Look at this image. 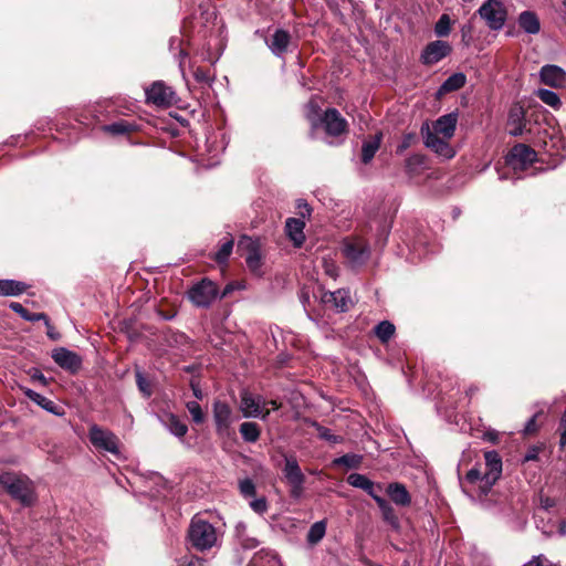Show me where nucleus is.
<instances>
[{
    "label": "nucleus",
    "mask_w": 566,
    "mask_h": 566,
    "mask_svg": "<svg viewBox=\"0 0 566 566\" xmlns=\"http://www.w3.org/2000/svg\"><path fill=\"white\" fill-rule=\"evenodd\" d=\"M283 474L291 486L290 494L293 499L298 500L304 492L305 475L303 474L298 462L293 455L284 457Z\"/></svg>",
    "instance_id": "39448f33"
},
{
    "label": "nucleus",
    "mask_w": 566,
    "mask_h": 566,
    "mask_svg": "<svg viewBox=\"0 0 566 566\" xmlns=\"http://www.w3.org/2000/svg\"><path fill=\"white\" fill-rule=\"evenodd\" d=\"M240 433L244 441L255 442L260 438L261 430L255 422H243L240 426Z\"/></svg>",
    "instance_id": "473e14b6"
},
{
    "label": "nucleus",
    "mask_w": 566,
    "mask_h": 566,
    "mask_svg": "<svg viewBox=\"0 0 566 566\" xmlns=\"http://www.w3.org/2000/svg\"><path fill=\"white\" fill-rule=\"evenodd\" d=\"M387 494L390 500L399 506H408L411 503V496L406 489V486L401 483L394 482L389 483L387 489Z\"/></svg>",
    "instance_id": "b1692460"
},
{
    "label": "nucleus",
    "mask_w": 566,
    "mask_h": 566,
    "mask_svg": "<svg viewBox=\"0 0 566 566\" xmlns=\"http://www.w3.org/2000/svg\"><path fill=\"white\" fill-rule=\"evenodd\" d=\"M537 457H538V449L532 448L524 455V462L535 461V460H537Z\"/></svg>",
    "instance_id": "13d9d810"
},
{
    "label": "nucleus",
    "mask_w": 566,
    "mask_h": 566,
    "mask_svg": "<svg viewBox=\"0 0 566 566\" xmlns=\"http://www.w3.org/2000/svg\"><path fill=\"white\" fill-rule=\"evenodd\" d=\"M381 142V134H376L373 139L366 140L361 147V160L364 164H368L379 149Z\"/></svg>",
    "instance_id": "c85d7f7f"
},
{
    "label": "nucleus",
    "mask_w": 566,
    "mask_h": 566,
    "mask_svg": "<svg viewBox=\"0 0 566 566\" xmlns=\"http://www.w3.org/2000/svg\"><path fill=\"white\" fill-rule=\"evenodd\" d=\"M189 301L197 307H209L219 296L217 285L207 279L192 285L187 292Z\"/></svg>",
    "instance_id": "20e7f679"
},
{
    "label": "nucleus",
    "mask_w": 566,
    "mask_h": 566,
    "mask_svg": "<svg viewBox=\"0 0 566 566\" xmlns=\"http://www.w3.org/2000/svg\"><path fill=\"white\" fill-rule=\"evenodd\" d=\"M146 101L158 107H169L177 102V96L170 86H167L161 81H157L146 90Z\"/></svg>",
    "instance_id": "6e6552de"
},
{
    "label": "nucleus",
    "mask_w": 566,
    "mask_h": 566,
    "mask_svg": "<svg viewBox=\"0 0 566 566\" xmlns=\"http://www.w3.org/2000/svg\"><path fill=\"white\" fill-rule=\"evenodd\" d=\"M426 158L422 155H412L406 160V171L409 176H415L423 169Z\"/></svg>",
    "instance_id": "c9c22d12"
},
{
    "label": "nucleus",
    "mask_w": 566,
    "mask_h": 566,
    "mask_svg": "<svg viewBox=\"0 0 566 566\" xmlns=\"http://www.w3.org/2000/svg\"><path fill=\"white\" fill-rule=\"evenodd\" d=\"M188 538L196 549L203 552L212 548L217 544L218 533L211 523L196 515L191 520Z\"/></svg>",
    "instance_id": "f03ea898"
},
{
    "label": "nucleus",
    "mask_w": 566,
    "mask_h": 566,
    "mask_svg": "<svg viewBox=\"0 0 566 566\" xmlns=\"http://www.w3.org/2000/svg\"><path fill=\"white\" fill-rule=\"evenodd\" d=\"M536 96L546 105L553 107L554 109H558L562 106V102L559 96L547 88H539L536 91Z\"/></svg>",
    "instance_id": "72a5a7b5"
},
{
    "label": "nucleus",
    "mask_w": 566,
    "mask_h": 566,
    "mask_svg": "<svg viewBox=\"0 0 566 566\" xmlns=\"http://www.w3.org/2000/svg\"><path fill=\"white\" fill-rule=\"evenodd\" d=\"M31 378L33 380H36V381L41 382L42 385H46L48 384L45 376L41 371H39L36 369L33 371V374H31Z\"/></svg>",
    "instance_id": "052dcab7"
},
{
    "label": "nucleus",
    "mask_w": 566,
    "mask_h": 566,
    "mask_svg": "<svg viewBox=\"0 0 566 566\" xmlns=\"http://www.w3.org/2000/svg\"><path fill=\"white\" fill-rule=\"evenodd\" d=\"M186 408L189 411L195 423L200 424L205 421V413L197 401H188L186 403Z\"/></svg>",
    "instance_id": "ea45409f"
},
{
    "label": "nucleus",
    "mask_w": 566,
    "mask_h": 566,
    "mask_svg": "<svg viewBox=\"0 0 566 566\" xmlns=\"http://www.w3.org/2000/svg\"><path fill=\"white\" fill-rule=\"evenodd\" d=\"M539 77L545 85L556 88L566 87V72L560 66L553 64L542 66Z\"/></svg>",
    "instance_id": "a211bd4d"
},
{
    "label": "nucleus",
    "mask_w": 566,
    "mask_h": 566,
    "mask_svg": "<svg viewBox=\"0 0 566 566\" xmlns=\"http://www.w3.org/2000/svg\"><path fill=\"white\" fill-rule=\"evenodd\" d=\"M271 406L273 410H277L280 408V403L276 400H265V407Z\"/></svg>",
    "instance_id": "0e129e2a"
},
{
    "label": "nucleus",
    "mask_w": 566,
    "mask_h": 566,
    "mask_svg": "<svg viewBox=\"0 0 566 566\" xmlns=\"http://www.w3.org/2000/svg\"><path fill=\"white\" fill-rule=\"evenodd\" d=\"M88 439L96 449L115 455L119 454V440L112 431L97 424H92L88 430Z\"/></svg>",
    "instance_id": "423d86ee"
},
{
    "label": "nucleus",
    "mask_w": 566,
    "mask_h": 566,
    "mask_svg": "<svg viewBox=\"0 0 566 566\" xmlns=\"http://www.w3.org/2000/svg\"><path fill=\"white\" fill-rule=\"evenodd\" d=\"M297 207L301 210L300 213H301L302 218L310 217L311 208L305 201H300Z\"/></svg>",
    "instance_id": "bf43d9fd"
},
{
    "label": "nucleus",
    "mask_w": 566,
    "mask_h": 566,
    "mask_svg": "<svg viewBox=\"0 0 566 566\" xmlns=\"http://www.w3.org/2000/svg\"><path fill=\"white\" fill-rule=\"evenodd\" d=\"M364 491L373 497V500L377 503V499H384L382 496H380L378 494V491H381V485H376L371 480H370V488L368 489H364Z\"/></svg>",
    "instance_id": "8fccbe9b"
},
{
    "label": "nucleus",
    "mask_w": 566,
    "mask_h": 566,
    "mask_svg": "<svg viewBox=\"0 0 566 566\" xmlns=\"http://www.w3.org/2000/svg\"><path fill=\"white\" fill-rule=\"evenodd\" d=\"M27 289L23 282L15 280H0V295L17 296L22 294Z\"/></svg>",
    "instance_id": "cd10ccee"
},
{
    "label": "nucleus",
    "mask_w": 566,
    "mask_h": 566,
    "mask_svg": "<svg viewBox=\"0 0 566 566\" xmlns=\"http://www.w3.org/2000/svg\"><path fill=\"white\" fill-rule=\"evenodd\" d=\"M241 544L245 548H254L258 546V541L255 538L251 537V538L241 539Z\"/></svg>",
    "instance_id": "680f3d73"
},
{
    "label": "nucleus",
    "mask_w": 566,
    "mask_h": 566,
    "mask_svg": "<svg viewBox=\"0 0 566 566\" xmlns=\"http://www.w3.org/2000/svg\"><path fill=\"white\" fill-rule=\"evenodd\" d=\"M134 126L125 120H119L109 125L103 126V130L113 135H125L130 133Z\"/></svg>",
    "instance_id": "e433bc0d"
},
{
    "label": "nucleus",
    "mask_w": 566,
    "mask_h": 566,
    "mask_svg": "<svg viewBox=\"0 0 566 566\" xmlns=\"http://www.w3.org/2000/svg\"><path fill=\"white\" fill-rule=\"evenodd\" d=\"M161 423L165 428L177 438H182L188 431V427L176 415L166 413L160 417Z\"/></svg>",
    "instance_id": "393cba45"
},
{
    "label": "nucleus",
    "mask_w": 566,
    "mask_h": 566,
    "mask_svg": "<svg viewBox=\"0 0 566 566\" xmlns=\"http://www.w3.org/2000/svg\"><path fill=\"white\" fill-rule=\"evenodd\" d=\"M518 25L528 34H537L541 30L539 19L532 11H523L518 15Z\"/></svg>",
    "instance_id": "a878e982"
},
{
    "label": "nucleus",
    "mask_w": 566,
    "mask_h": 566,
    "mask_svg": "<svg viewBox=\"0 0 566 566\" xmlns=\"http://www.w3.org/2000/svg\"><path fill=\"white\" fill-rule=\"evenodd\" d=\"M458 116L450 113L439 117L433 124V132L437 135L441 134L446 139H450L454 135L457 127Z\"/></svg>",
    "instance_id": "4be33fe9"
},
{
    "label": "nucleus",
    "mask_w": 566,
    "mask_h": 566,
    "mask_svg": "<svg viewBox=\"0 0 566 566\" xmlns=\"http://www.w3.org/2000/svg\"><path fill=\"white\" fill-rule=\"evenodd\" d=\"M478 13L492 31H500L504 27L507 18V11L500 0L484 1L479 8Z\"/></svg>",
    "instance_id": "7ed1b4c3"
},
{
    "label": "nucleus",
    "mask_w": 566,
    "mask_h": 566,
    "mask_svg": "<svg viewBox=\"0 0 566 566\" xmlns=\"http://www.w3.org/2000/svg\"><path fill=\"white\" fill-rule=\"evenodd\" d=\"M536 151L524 144L515 145L506 157L507 164L514 170H524L536 160Z\"/></svg>",
    "instance_id": "9d476101"
},
{
    "label": "nucleus",
    "mask_w": 566,
    "mask_h": 566,
    "mask_svg": "<svg viewBox=\"0 0 566 566\" xmlns=\"http://www.w3.org/2000/svg\"><path fill=\"white\" fill-rule=\"evenodd\" d=\"M0 484L12 499L19 501L23 506H30L36 500L32 481L23 474L3 472L0 474Z\"/></svg>",
    "instance_id": "f257e3e1"
},
{
    "label": "nucleus",
    "mask_w": 566,
    "mask_h": 566,
    "mask_svg": "<svg viewBox=\"0 0 566 566\" xmlns=\"http://www.w3.org/2000/svg\"><path fill=\"white\" fill-rule=\"evenodd\" d=\"M343 253L352 264L360 265L369 258L370 251L363 240L356 239L344 243Z\"/></svg>",
    "instance_id": "ddd939ff"
},
{
    "label": "nucleus",
    "mask_w": 566,
    "mask_h": 566,
    "mask_svg": "<svg viewBox=\"0 0 566 566\" xmlns=\"http://www.w3.org/2000/svg\"><path fill=\"white\" fill-rule=\"evenodd\" d=\"M249 505L258 514H263L268 511V501L264 496L253 499Z\"/></svg>",
    "instance_id": "a18cd8bd"
},
{
    "label": "nucleus",
    "mask_w": 566,
    "mask_h": 566,
    "mask_svg": "<svg viewBox=\"0 0 566 566\" xmlns=\"http://www.w3.org/2000/svg\"><path fill=\"white\" fill-rule=\"evenodd\" d=\"M361 461V457L360 455H356V454H345L343 457H339L337 459L334 460V464L336 465H345V467H348V468H356L358 467V464L360 463Z\"/></svg>",
    "instance_id": "c03bdc74"
},
{
    "label": "nucleus",
    "mask_w": 566,
    "mask_h": 566,
    "mask_svg": "<svg viewBox=\"0 0 566 566\" xmlns=\"http://www.w3.org/2000/svg\"><path fill=\"white\" fill-rule=\"evenodd\" d=\"M559 431H560V448L566 446V410L563 412L559 420Z\"/></svg>",
    "instance_id": "de8ad7c7"
},
{
    "label": "nucleus",
    "mask_w": 566,
    "mask_h": 566,
    "mask_svg": "<svg viewBox=\"0 0 566 566\" xmlns=\"http://www.w3.org/2000/svg\"><path fill=\"white\" fill-rule=\"evenodd\" d=\"M465 80L467 78L463 73H454L443 82L441 90L444 92L457 91L464 86Z\"/></svg>",
    "instance_id": "f704fd0d"
},
{
    "label": "nucleus",
    "mask_w": 566,
    "mask_h": 566,
    "mask_svg": "<svg viewBox=\"0 0 566 566\" xmlns=\"http://www.w3.org/2000/svg\"><path fill=\"white\" fill-rule=\"evenodd\" d=\"M23 392L30 400L35 402L38 406L42 407L44 410L54 415L59 413L56 410L57 406L55 405L54 401L50 400L49 398L29 388L23 389Z\"/></svg>",
    "instance_id": "bb28decb"
},
{
    "label": "nucleus",
    "mask_w": 566,
    "mask_h": 566,
    "mask_svg": "<svg viewBox=\"0 0 566 566\" xmlns=\"http://www.w3.org/2000/svg\"><path fill=\"white\" fill-rule=\"evenodd\" d=\"M377 505L386 521L391 523L396 521L395 511L386 499H377Z\"/></svg>",
    "instance_id": "79ce46f5"
},
{
    "label": "nucleus",
    "mask_w": 566,
    "mask_h": 566,
    "mask_svg": "<svg viewBox=\"0 0 566 566\" xmlns=\"http://www.w3.org/2000/svg\"><path fill=\"white\" fill-rule=\"evenodd\" d=\"M235 289H237V285L234 283L227 284L226 287L223 289L222 293L220 294V297L223 298V297L228 296Z\"/></svg>",
    "instance_id": "e2e57ef3"
},
{
    "label": "nucleus",
    "mask_w": 566,
    "mask_h": 566,
    "mask_svg": "<svg viewBox=\"0 0 566 566\" xmlns=\"http://www.w3.org/2000/svg\"><path fill=\"white\" fill-rule=\"evenodd\" d=\"M395 331V325L389 321H381L374 328L375 335L381 343H387L394 336Z\"/></svg>",
    "instance_id": "2f4dec72"
},
{
    "label": "nucleus",
    "mask_w": 566,
    "mask_h": 566,
    "mask_svg": "<svg viewBox=\"0 0 566 566\" xmlns=\"http://www.w3.org/2000/svg\"><path fill=\"white\" fill-rule=\"evenodd\" d=\"M536 417L537 415H534L525 424L524 427V433L525 434H532L534 432H536L537 430V427H536Z\"/></svg>",
    "instance_id": "603ef678"
},
{
    "label": "nucleus",
    "mask_w": 566,
    "mask_h": 566,
    "mask_svg": "<svg viewBox=\"0 0 566 566\" xmlns=\"http://www.w3.org/2000/svg\"><path fill=\"white\" fill-rule=\"evenodd\" d=\"M46 327H48V336H49L50 338H52V339H56V338H57V334L53 333V331H52V326H51V324H50V323H49V326H46Z\"/></svg>",
    "instance_id": "338daca9"
},
{
    "label": "nucleus",
    "mask_w": 566,
    "mask_h": 566,
    "mask_svg": "<svg viewBox=\"0 0 566 566\" xmlns=\"http://www.w3.org/2000/svg\"><path fill=\"white\" fill-rule=\"evenodd\" d=\"M269 50L277 57H282L291 44V35L283 29H276L270 38L265 40Z\"/></svg>",
    "instance_id": "6ab92c4d"
},
{
    "label": "nucleus",
    "mask_w": 566,
    "mask_h": 566,
    "mask_svg": "<svg viewBox=\"0 0 566 566\" xmlns=\"http://www.w3.org/2000/svg\"><path fill=\"white\" fill-rule=\"evenodd\" d=\"M423 138L424 145L444 159H451L455 156V150L448 140L440 138L436 133L430 132L429 128H427Z\"/></svg>",
    "instance_id": "f3484780"
},
{
    "label": "nucleus",
    "mask_w": 566,
    "mask_h": 566,
    "mask_svg": "<svg viewBox=\"0 0 566 566\" xmlns=\"http://www.w3.org/2000/svg\"><path fill=\"white\" fill-rule=\"evenodd\" d=\"M321 300L324 304H329L337 312H347L352 305L349 292L344 289L334 292H324Z\"/></svg>",
    "instance_id": "412c9836"
},
{
    "label": "nucleus",
    "mask_w": 566,
    "mask_h": 566,
    "mask_svg": "<svg viewBox=\"0 0 566 566\" xmlns=\"http://www.w3.org/2000/svg\"><path fill=\"white\" fill-rule=\"evenodd\" d=\"M451 45L442 40L430 42L421 54V61L427 65H432L444 59L451 53Z\"/></svg>",
    "instance_id": "dca6fc26"
},
{
    "label": "nucleus",
    "mask_w": 566,
    "mask_h": 566,
    "mask_svg": "<svg viewBox=\"0 0 566 566\" xmlns=\"http://www.w3.org/2000/svg\"><path fill=\"white\" fill-rule=\"evenodd\" d=\"M559 533L560 535H566V521H563L559 526Z\"/></svg>",
    "instance_id": "774afa93"
},
{
    "label": "nucleus",
    "mask_w": 566,
    "mask_h": 566,
    "mask_svg": "<svg viewBox=\"0 0 566 566\" xmlns=\"http://www.w3.org/2000/svg\"><path fill=\"white\" fill-rule=\"evenodd\" d=\"M265 408V399L261 396H255L248 390H242L240 394V410L245 418H261L265 420L270 410Z\"/></svg>",
    "instance_id": "0eeeda50"
},
{
    "label": "nucleus",
    "mask_w": 566,
    "mask_h": 566,
    "mask_svg": "<svg viewBox=\"0 0 566 566\" xmlns=\"http://www.w3.org/2000/svg\"><path fill=\"white\" fill-rule=\"evenodd\" d=\"M317 431H318V436H319L322 439L327 440V441H331V442H338L337 437H335L334 434H332V432H331V430H329V429L318 426V427H317Z\"/></svg>",
    "instance_id": "09e8293b"
},
{
    "label": "nucleus",
    "mask_w": 566,
    "mask_h": 566,
    "mask_svg": "<svg viewBox=\"0 0 566 566\" xmlns=\"http://www.w3.org/2000/svg\"><path fill=\"white\" fill-rule=\"evenodd\" d=\"M52 358L55 364H57L61 368L75 374L80 370L82 366V358L76 353L60 347L53 350Z\"/></svg>",
    "instance_id": "2eb2a0df"
},
{
    "label": "nucleus",
    "mask_w": 566,
    "mask_h": 566,
    "mask_svg": "<svg viewBox=\"0 0 566 566\" xmlns=\"http://www.w3.org/2000/svg\"><path fill=\"white\" fill-rule=\"evenodd\" d=\"M137 385L143 392H146L148 396L150 395V391L147 389L148 382L140 373H137Z\"/></svg>",
    "instance_id": "5fc2aeb1"
},
{
    "label": "nucleus",
    "mask_w": 566,
    "mask_h": 566,
    "mask_svg": "<svg viewBox=\"0 0 566 566\" xmlns=\"http://www.w3.org/2000/svg\"><path fill=\"white\" fill-rule=\"evenodd\" d=\"M212 411L218 434H228L233 422L232 409L227 402L217 400L213 402Z\"/></svg>",
    "instance_id": "f8f14e48"
},
{
    "label": "nucleus",
    "mask_w": 566,
    "mask_h": 566,
    "mask_svg": "<svg viewBox=\"0 0 566 566\" xmlns=\"http://www.w3.org/2000/svg\"><path fill=\"white\" fill-rule=\"evenodd\" d=\"M347 482L349 485L357 488V489H368L370 488V480L360 473H352L347 478Z\"/></svg>",
    "instance_id": "a19ab883"
},
{
    "label": "nucleus",
    "mask_w": 566,
    "mask_h": 566,
    "mask_svg": "<svg viewBox=\"0 0 566 566\" xmlns=\"http://www.w3.org/2000/svg\"><path fill=\"white\" fill-rule=\"evenodd\" d=\"M232 249H233V240L230 239V240L226 241L220 247V249L217 251L216 256H214L216 261L218 263H224L228 260V258L230 256Z\"/></svg>",
    "instance_id": "37998d69"
},
{
    "label": "nucleus",
    "mask_w": 566,
    "mask_h": 566,
    "mask_svg": "<svg viewBox=\"0 0 566 566\" xmlns=\"http://www.w3.org/2000/svg\"><path fill=\"white\" fill-rule=\"evenodd\" d=\"M193 75H195V78L198 82H208L210 80V76L205 71H202L201 69H197L193 72Z\"/></svg>",
    "instance_id": "4d7b16f0"
},
{
    "label": "nucleus",
    "mask_w": 566,
    "mask_h": 566,
    "mask_svg": "<svg viewBox=\"0 0 566 566\" xmlns=\"http://www.w3.org/2000/svg\"><path fill=\"white\" fill-rule=\"evenodd\" d=\"M10 308L18 313L22 318L29 322L44 321L45 325L49 326V318L44 313H30L22 304L12 302Z\"/></svg>",
    "instance_id": "c756f323"
},
{
    "label": "nucleus",
    "mask_w": 566,
    "mask_h": 566,
    "mask_svg": "<svg viewBox=\"0 0 566 566\" xmlns=\"http://www.w3.org/2000/svg\"><path fill=\"white\" fill-rule=\"evenodd\" d=\"M326 532V524L324 521H319L314 523L307 534V541L310 543H317L319 542Z\"/></svg>",
    "instance_id": "58836bf2"
},
{
    "label": "nucleus",
    "mask_w": 566,
    "mask_h": 566,
    "mask_svg": "<svg viewBox=\"0 0 566 566\" xmlns=\"http://www.w3.org/2000/svg\"><path fill=\"white\" fill-rule=\"evenodd\" d=\"M509 134L512 136H521L526 130L525 111L522 105L514 104L510 108L507 117Z\"/></svg>",
    "instance_id": "aec40b11"
},
{
    "label": "nucleus",
    "mask_w": 566,
    "mask_h": 566,
    "mask_svg": "<svg viewBox=\"0 0 566 566\" xmlns=\"http://www.w3.org/2000/svg\"><path fill=\"white\" fill-rule=\"evenodd\" d=\"M243 496L251 497L255 495V485L251 479H245L239 484Z\"/></svg>",
    "instance_id": "49530a36"
},
{
    "label": "nucleus",
    "mask_w": 566,
    "mask_h": 566,
    "mask_svg": "<svg viewBox=\"0 0 566 566\" xmlns=\"http://www.w3.org/2000/svg\"><path fill=\"white\" fill-rule=\"evenodd\" d=\"M484 480V472L482 473L478 468H472L465 475L468 483L476 485L481 494L486 495L491 489H486Z\"/></svg>",
    "instance_id": "7c9ffc66"
},
{
    "label": "nucleus",
    "mask_w": 566,
    "mask_h": 566,
    "mask_svg": "<svg viewBox=\"0 0 566 566\" xmlns=\"http://www.w3.org/2000/svg\"><path fill=\"white\" fill-rule=\"evenodd\" d=\"M307 107L313 114L317 115L318 106L314 103V101H311Z\"/></svg>",
    "instance_id": "69168bd1"
},
{
    "label": "nucleus",
    "mask_w": 566,
    "mask_h": 566,
    "mask_svg": "<svg viewBox=\"0 0 566 566\" xmlns=\"http://www.w3.org/2000/svg\"><path fill=\"white\" fill-rule=\"evenodd\" d=\"M451 19L448 14L443 13L434 25V33L439 38H444L450 34Z\"/></svg>",
    "instance_id": "4c0bfd02"
},
{
    "label": "nucleus",
    "mask_w": 566,
    "mask_h": 566,
    "mask_svg": "<svg viewBox=\"0 0 566 566\" xmlns=\"http://www.w3.org/2000/svg\"><path fill=\"white\" fill-rule=\"evenodd\" d=\"M238 251L244 256L248 268L258 273L262 265V256L259 240L243 235L238 242Z\"/></svg>",
    "instance_id": "1a4fd4ad"
},
{
    "label": "nucleus",
    "mask_w": 566,
    "mask_h": 566,
    "mask_svg": "<svg viewBox=\"0 0 566 566\" xmlns=\"http://www.w3.org/2000/svg\"><path fill=\"white\" fill-rule=\"evenodd\" d=\"M485 471L484 482L486 489H492L502 474V459L496 451H488L484 453Z\"/></svg>",
    "instance_id": "4468645a"
},
{
    "label": "nucleus",
    "mask_w": 566,
    "mask_h": 566,
    "mask_svg": "<svg viewBox=\"0 0 566 566\" xmlns=\"http://www.w3.org/2000/svg\"><path fill=\"white\" fill-rule=\"evenodd\" d=\"M305 222L302 219L289 218L285 222V231L295 247H301L305 241Z\"/></svg>",
    "instance_id": "5701e85b"
},
{
    "label": "nucleus",
    "mask_w": 566,
    "mask_h": 566,
    "mask_svg": "<svg viewBox=\"0 0 566 566\" xmlns=\"http://www.w3.org/2000/svg\"><path fill=\"white\" fill-rule=\"evenodd\" d=\"M179 566H203V562L199 557L189 556L185 557L180 562Z\"/></svg>",
    "instance_id": "3c124183"
},
{
    "label": "nucleus",
    "mask_w": 566,
    "mask_h": 566,
    "mask_svg": "<svg viewBox=\"0 0 566 566\" xmlns=\"http://www.w3.org/2000/svg\"><path fill=\"white\" fill-rule=\"evenodd\" d=\"M321 122L329 136L337 137L347 132V120L336 108L326 109Z\"/></svg>",
    "instance_id": "9b49d317"
},
{
    "label": "nucleus",
    "mask_w": 566,
    "mask_h": 566,
    "mask_svg": "<svg viewBox=\"0 0 566 566\" xmlns=\"http://www.w3.org/2000/svg\"><path fill=\"white\" fill-rule=\"evenodd\" d=\"M190 387H191V389H192L193 396H195L197 399L201 400V399L203 398V392H202V390H201V388H200L199 384H198V382H196L195 380H191V382H190Z\"/></svg>",
    "instance_id": "6e6d98bb"
},
{
    "label": "nucleus",
    "mask_w": 566,
    "mask_h": 566,
    "mask_svg": "<svg viewBox=\"0 0 566 566\" xmlns=\"http://www.w3.org/2000/svg\"><path fill=\"white\" fill-rule=\"evenodd\" d=\"M546 563H548V560L543 555H538L534 556L525 566H548Z\"/></svg>",
    "instance_id": "864d4df0"
}]
</instances>
